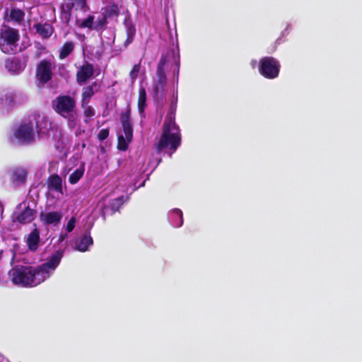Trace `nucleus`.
I'll use <instances>...</instances> for the list:
<instances>
[{
    "instance_id": "nucleus-15",
    "label": "nucleus",
    "mask_w": 362,
    "mask_h": 362,
    "mask_svg": "<svg viewBox=\"0 0 362 362\" xmlns=\"http://www.w3.org/2000/svg\"><path fill=\"white\" fill-rule=\"evenodd\" d=\"M16 94L11 92H4L0 94V105L6 107L8 111L16 105Z\"/></svg>"
},
{
    "instance_id": "nucleus-39",
    "label": "nucleus",
    "mask_w": 362,
    "mask_h": 362,
    "mask_svg": "<svg viewBox=\"0 0 362 362\" xmlns=\"http://www.w3.org/2000/svg\"><path fill=\"white\" fill-rule=\"evenodd\" d=\"M13 64V61H11V62L8 61V62H6V67H9L10 64Z\"/></svg>"
},
{
    "instance_id": "nucleus-25",
    "label": "nucleus",
    "mask_w": 362,
    "mask_h": 362,
    "mask_svg": "<svg viewBox=\"0 0 362 362\" xmlns=\"http://www.w3.org/2000/svg\"><path fill=\"white\" fill-rule=\"evenodd\" d=\"M25 13L20 8H12L10 11L9 21L21 23L23 21Z\"/></svg>"
},
{
    "instance_id": "nucleus-3",
    "label": "nucleus",
    "mask_w": 362,
    "mask_h": 362,
    "mask_svg": "<svg viewBox=\"0 0 362 362\" xmlns=\"http://www.w3.org/2000/svg\"><path fill=\"white\" fill-rule=\"evenodd\" d=\"M181 132L179 126L163 125L162 134L158 142L156 144L157 153L163 149L170 151V156L174 153L181 144Z\"/></svg>"
},
{
    "instance_id": "nucleus-10",
    "label": "nucleus",
    "mask_w": 362,
    "mask_h": 362,
    "mask_svg": "<svg viewBox=\"0 0 362 362\" xmlns=\"http://www.w3.org/2000/svg\"><path fill=\"white\" fill-rule=\"evenodd\" d=\"M94 74L93 65L88 62L81 66L76 74V82L79 85L86 83Z\"/></svg>"
},
{
    "instance_id": "nucleus-11",
    "label": "nucleus",
    "mask_w": 362,
    "mask_h": 362,
    "mask_svg": "<svg viewBox=\"0 0 362 362\" xmlns=\"http://www.w3.org/2000/svg\"><path fill=\"white\" fill-rule=\"evenodd\" d=\"M40 221L45 226H58L62 219L61 211H49L45 213L41 211L39 216Z\"/></svg>"
},
{
    "instance_id": "nucleus-23",
    "label": "nucleus",
    "mask_w": 362,
    "mask_h": 362,
    "mask_svg": "<svg viewBox=\"0 0 362 362\" xmlns=\"http://www.w3.org/2000/svg\"><path fill=\"white\" fill-rule=\"evenodd\" d=\"M102 11L103 16L107 18H117L119 15V8L115 4L106 6L103 8Z\"/></svg>"
},
{
    "instance_id": "nucleus-35",
    "label": "nucleus",
    "mask_w": 362,
    "mask_h": 362,
    "mask_svg": "<svg viewBox=\"0 0 362 362\" xmlns=\"http://www.w3.org/2000/svg\"><path fill=\"white\" fill-rule=\"evenodd\" d=\"M77 8H79L81 10L83 11H86L89 9L88 4H87V0H75Z\"/></svg>"
},
{
    "instance_id": "nucleus-21",
    "label": "nucleus",
    "mask_w": 362,
    "mask_h": 362,
    "mask_svg": "<svg viewBox=\"0 0 362 362\" xmlns=\"http://www.w3.org/2000/svg\"><path fill=\"white\" fill-rule=\"evenodd\" d=\"M175 115H176V103H172L169 107L167 115L165 116V118L163 125L178 126L175 123Z\"/></svg>"
},
{
    "instance_id": "nucleus-22",
    "label": "nucleus",
    "mask_w": 362,
    "mask_h": 362,
    "mask_svg": "<svg viewBox=\"0 0 362 362\" xmlns=\"http://www.w3.org/2000/svg\"><path fill=\"white\" fill-rule=\"evenodd\" d=\"M124 25L126 27L127 39L124 42V47L127 48L134 41L136 28L132 23H128L127 21H124Z\"/></svg>"
},
{
    "instance_id": "nucleus-31",
    "label": "nucleus",
    "mask_w": 362,
    "mask_h": 362,
    "mask_svg": "<svg viewBox=\"0 0 362 362\" xmlns=\"http://www.w3.org/2000/svg\"><path fill=\"white\" fill-rule=\"evenodd\" d=\"M171 215L174 216L175 217H177L180 218L179 223L177 224V227H180L183 224V214L182 211L179 209H174L171 211Z\"/></svg>"
},
{
    "instance_id": "nucleus-37",
    "label": "nucleus",
    "mask_w": 362,
    "mask_h": 362,
    "mask_svg": "<svg viewBox=\"0 0 362 362\" xmlns=\"http://www.w3.org/2000/svg\"><path fill=\"white\" fill-rule=\"evenodd\" d=\"M75 223H76V219L74 217H71L68 223H67V225H66V230L68 233H71L74 229V227H75Z\"/></svg>"
},
{
    "instance_id": "nucleus-29",
    "label": "nucleus",
    "mask_w": 362,
    "mask_h": 362,
    "mask_svg": "<svg viewBox=\"0 0 362 362\" xmlns=\"http://www.w3.org/2000/svg\"><path fill=\"white\" fill-rule=\"evenodd\" d=\"M125 200L124 196H120L112 199L110 204V209L113 214L119 211V209L124 204Z\"/></svg>"
},
{
    "instance_id": "nucleus-36",
    "label": "nucleus",
    "mask_w": 362,
    "mask_h": 362,
    "mask_svg": "<svg viewBox=\"0 0 362 362\" xmlns=\"http://www.w3.org/2000/svg\"><path fill=\"white\" fill-rule=\"evenodd\" d=\"M140 71V64H134L132 71H130L129 76L132 79H136L138 76V74Z\"/></svg>"
},
{
    "instance_id": "nucleus-4",
    "label": "nucleus",
    "mask_w": 362,
    "mask_h": 362,
    "mask_svg": "<svg viewBox=\"0 0 362 362\" xmlns=\"http://www.w3.org/2000/svg\"><path fill=\"white\" fill-rule=\"evenodd\" d=\"M131 107L128 105L126 110L120 115V122L125 136H118L117 148L119 151H125L128 149L129 144L133 139V127L130 120Z\"/></svg>"
},
{
    "instance_id": "nucleus-26",
    "label": "nucleus",
    "mask_w": 362,
    "mask_h": 362,
    "mask_svg": "<svg viewBox=\"0 0 362 362\" xmlns=\"http://www.w3.org/2000/svg\"><path fill=\"white\" fill-rule=\"evenodd\" d=\"M165 84L155 82L153 86V97L156 99L162 98L165 93Z\"/></svg>"
},
{
    "instance_id": "nucleus-18",
    "label": "nucleus",
    "mask_w": 362,
    "mask_h": 362,
    "mask_svg": "<svg viewBox=\"0 0 362 362\" xmlns=\"http://www.w3.org/2000/svg\"><path fill=\"white\" fill-rule=\"evenodd\" d=\"M98 86V83L97 81L93 82L90 85L85 86L82 89V100H81V105L84 107V104H88L95 93L93 90L94 87Z\"/></svg>"
},
{
    "instance_id": "nucleus-14",
    "label": "nucleus",
    "mask_w": 362,
    "mask_h": 362,
    "mask_svg": "<svg viewBox=\"0 0 362 362\" xmlns=\"http://www.w3.org/2000/svg\"><path fill=\"white\" fill-rule=\"evenodd\" d=\"M47 187L49 190L63 194L62 180L57 174H54L47 178Z\"/></svg>"
},
{
    "instance_id": "nucleus-8",
    "label": "nucleus",
    "mask_w": 362,
    "mask_h": 362,
    "mask_svg": "<svg viewBox=\"0 0 362 362\" xmlns=\"http://www.w3.org/2000/svg\"><path fill=\"white\" fill-rule=\"evenodd\" d=\"M16 139L21 144H30L34 142L35 135L32 122L22 123L14 133Z\"/></svg>"
},
{
    "instance_id": "nucleus-17",
    "label": "nucleus",
    "mask_w": 362,
    "mask_h": 362,
    "mask_svg": "<svg viewBox=\"0 0 362 362\" xmlns=\"http://www.w3.org/2000/svg\"><path fill=\"white\" fill-rule=\"evenodd\" d=\"M40 240V231L37 228H35L31 231L27 238L26 243L28 248L32 251L37 250L39 246Z\"/></svg>"
},
{
    "instance_id": "nucleus-38",
    "label": "nucleus",
    "mask_w": 362,
    "mask_h": 362,
    "mask_svg": "<svg viewBox=\"0 0 362 362\" xmlns=\"http://www.w3.org/2000/svg\"><path fill=\"white\" fill-rule=\"evenodd\" d=\"M66 235H61L59 237V241H63L65 238Z\"/></svg>"
},
{
    "instance_id": "nucleus-5",
    "label": "nucleus",
    "mask_w": 362,
    "mask_h": 362,
    "mask_svg": "<svg viewBox=\"0 0 362 362\" xmlns=\"http://www.w3.org/2000/svg\"><path fill=\"white\" fill-rule=\"evenodd\" d=\"M19 40V33L17 29L3 25L0 30V47L3 52L11 54L16 48Z\"/></svg>"
},
{
    "instance_id": "nucleus-1",
    "label": "nucleus",
    "mask_w": 362,
    "mask_h": 362,
    "mask_svg": "<svg viewBox=\"0 0 362 362\" xmlns=\"http://www.w3.org/2000/svg\"><path fill=\"white\" fill-rule=\"evenodd\" d=\"M64 253V250H58L47 258L46 262L36 267L17 265L8 272L9 277L16 286L35 287L50 278L59 265Z\"/></svg>"
},
{
    "instance_id": "nucleus-13",
    "label": "nucleus",
    "mask_w": 362,
    "mask_h": 362,
    "mask_svg": "<svg viewBox=\"0 0 362 362\" xmlns=\"http://www.w3.org/2000/svg\"><path fill=\"white\" fill-rule=\"evenodd\" d=\"M33 28L39 35L45 39L50 37L54 30L53 26L48 23H35Z\"/></svg>"
},
{
    "instance_id": "nucleus-12",
    "label": "nucleus",
    "mask_w": 362,
    "mask_h": 362,
    "mask_svg": "<svg viewBox=\"0 0 362 362\" xmlns=\"http://www.w3.org/2000/svg\"><path fill=\"white\" fill-rule=\"evenodd\" d=\"M168 63V57L166 55H162L159 59V62L157 64L156 67V78L157 81L156 83H158L159 84H167V77L165 73V66Z\"/></svg>"
},
{
    "instance_id": "nucleus-40",
    "label": "nucleus",
    "mask_w": 362,
    "mask_h": 362,
    "mask_svg": "<svg viewBox=\"0 0 362 362\" xmlns=\"http://www.w3.org/2000/svg\"><path fill=\"white\" fill-rule=\"evenodd\" d=\"M102 216H103V219L105 220L106 217H105V213L103 211V215Z\"/></svg>"
},
{
    "instance_id": "nucleus-6",
    "label": "nucleus",
    "mask_w": 362,
    "mask_h": 362,
    "mask_svg": "<svg viewBox=\"0 0 362 362\" xmlns=\"http://www.w3.org/2000/svg\"><path fill=\"white\" fill-rule=\"evenodd\" d=\"M280 62L273 57H264L259 60V72L267 79H274L279 75Z\"/></svg>"
},
{
    "instance_id": "nucleus-20",
    "label": "nucleus",
    "mask_w": 362,
    "mask_h": 362,
    "mask_svg": "<svg viewBox=\"0 0 362 362\" xmlns=\"http://www.w3.org/2000/svg\"><path fill=\"white\" fill-rule=\"evenodd\" d=\"M138 110L141 117L144 116V111L147 106L146 91L144 87H140L139 90Z\"/></svg>"
},
{
    "instance_id": "nucleus-2",
    "label": "nucleus",
    "mask_w": 362,
    "mask_h": 362,
    "mask_svg": "<svg viewBox=\"0 0 362 362\" xmlns=\"http://www.w3.org/2000/svg\"><path fill=\"white\" fill-rule=\"evenodd\" d=\"M52 107L56 113L67 120L69 127L74 128L76 126V102L74 97L69 95H59L52 100Z\"/></svg>"
},
{
    "instance_id": "nucleus-7",
    "label": "nucleus",
    "mask_w": 362,
    "mask_h": 362,
    "mask_svg": "<svg viewBox=\"0 0 362 362\" xmlns=\"http://www.w3.org/2000/svg\"><path fill=\"white\" fill-rule=\"evenodd\" d=\"M55 66L49 59H42L36 67L35 78L37 81L42 85L49 82L53 77V70Z\"/></svg>"
},
{
    "instance_id": "nucleus-33",
    "label": "nucleus",
    "mask_w": 362,
    "mask_h": 362,
    "mask_svg": "<svg viewBox=\"0 0 362 362\" xmlns=\"http://www.w3.org/2000/svg\"><path fill=\"white\" fill-rule=\"evenodd\" d=\"M109 133H110L109 129H107V128L103 129L98 132V134L97 135V138L100 141H104L108 137Z\"/></svg>"
},
{
    "instance_id": "nucleus-34",
    "label": "nucleus",
    "mask_w": 362,
    "mask_h": 362,
    "mask_svg": "<svg viewBox=\"0 0 362 362\" xmlns=\"http://www.w3.org/2000/svg\"><path fill=\"white\" fill-rule=\"evenodd\" d=\"M107 19L108 18H105V16H103V17L101 18H99L97 21L95 29H97V30L98 29H103L107 23Z\"/></svg>"
},
{
    "instance_id": "nucleus-30",
    "label": "nucleus",
    "mask_w": 362,
    "mask_h": 362,
    "mask_svg": "<svg viewBox=\"0 0 362 362\" xmlns=\"http://www.w3.org/2000/svg\"><path fill=\"white\" fill-rule=\"evenodd\" d=\"M93 22H94V16L89 15L80 24H78V27L81 28L93 29L94 28H93Z\"/></svg>"
},
{
    "instance_id": "nucleus-9",
    "label": "nucleus",
    "mask_w": 362,
    "mask_h": 362,
    "mask_svg": "<svg viewBox=\"0 0 362 362\" xmlns=\"http://www.w3.org/2000/svg\"><path fill=\"white\" fill-rule=\"evenodd\" d=\"M17 208L22 209V210L15 214L14 221L24 225L31 223L35 219L37 211L35 209L30 208L28 204L25 202L21 203Z\"/></svg>"
},
{
    "instance_id": "nucleus-32",
    "label": "nucleus",
    "mask_w": 362,
    "mask_h": 362,
    "mask_svg": "<svg viewBox=\"0 0 362 362\" xmlns=\"http://www.w3.org/2000/svg\"><path fill=\"white\" fill-rule=\"evenodd\" d=\"M82 107L84 109L83 115L85 117L90 118L95 115V110L91 106L84 104V107Z\"/></svg>"
},
{
    "instance_id": "nucleus-28",
    "label": "nucleus",
    "mask_w": 362,
    "mask_h": 362,
    "mask_svg": "<svg viewBox=\"0 0 362 362\" xmlns=\"http://www.w3.org/2000/svg\"><path fill=\"white\" fill-rule=\"evenodd\" d=\"M74 5V2L70 1L67 3H64L60 6L61 13L64 16L67 21H69L71 18Z\"/></svg>"
},
{
    "instance_id": "nucleus-24",
    "label": "nucleus",
    "mask_w": 362,
    "mask_h": 362,
    "mask_svg": "<svg viewBox=\"0 0 362 362\" xmlns=\"http://www.w3.org/2000/svg\"><path fill=\"white\" fill-rule=\"evenodd\" d=\"M74 43L72 41L66 42L59 51V58L60 59L66 58L74 51Z\"/></svg>"
},
{
    "instance_id": "nucleus-27",
    "label": "nucleus",
    "mask_w": 362,
    "mask_h": 362,
    "mask_svg": "<svg viewBox=\"0 0 362 362\" xmlns=\"http://www.w3.org/2000/svg\"><path fill=\"white\" fill-rule=\"evenodd\" d=\"M84 173V168L81 167L75 170L69 177V182L71 185L76 184L83 177Z\"/></svg>"
},
{
    "instance_id": "nucleus-16",
    "label": "nucleus",
    "mask_w": 362,
    "mask_h": 362,
    "mask_svg": "<svg viewBox=\"0 0 362 362\" xmlns=\"http://www.w3.org/2000/svg\"><path fill=\"white\" fill-rule=\"evenodd\" d=\"M28 172L23 168H16L12 170L11 180L13 183L23 184L27 177Z\"/></svg>"
},
{
    "instance_id": "nucleus-19",
    "label": "nucleus",
    "mask_w": 362,
    "mask_h": 362,
    "mask_svg": "<svg viewBox=\"0 0 362 362\" xmlns=\"http://www.w3.org/2000/svg\"><path fill=\"white\" fill-rule=\"evenodd\" d=\"M93 244V240L90 233L83 235L78 242L76 243V249L80 252H86L90 245Z\"/></svg>"
}]
</instances>
